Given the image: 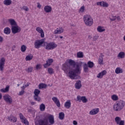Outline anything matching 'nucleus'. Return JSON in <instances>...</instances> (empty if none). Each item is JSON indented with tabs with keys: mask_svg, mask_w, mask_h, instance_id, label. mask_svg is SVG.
I'll return each mask as SVG.
<instances>
[{
	"mask_svg": "<svg viewBox=\"0 0 125 125\" xmlns=\"http://www.w3.org/2000/svg\"><path fill=\"white\" fill-rule=\"evenodd\" d=\"M57 47V44L54 42H50L49 43H46L45 46V49L48 50H52L54 48Z\"/></svg>",
	"mask_w": 125,
	"mask_h": 125,
	"instance_id": "obj_5",
	"label": "nucleus"
},
{
	"mask_svg": "<svg viewBox=\"0 0 125 125\" xmlns=\"http://www.w3.org/2000/svg\"><path fill=\"white\" fill-rule=\"evenodd\" d=\"M116 19H117V20H120V17H115V18L113 19H110V20L111 21H115V20H116Z\"/></svg>",
	"mask_w": 125,
	"mask_h": 125,
	"instance_id": "obj_48",
	"label": "nucleus"
},
{
	"mask_svg": "<svg viewBox=\"0 0 125 125\" xmlns=\"http://www.w3.org/2000/svg\"><path fill=\"white\" fill-rule=\"evenodd\" d=\"M125 102L123 100H119L114 104L113 109L114 111H118L123 110L125 107Z\"/></svg>",
	"mask_w": 125,
	"mask_h": 125,
	"instance_id": "obj_3",
	"label": "nucleus"
},
{
	"mask_svg": "<svg viewBox=\"0 0 125 125\" xmlns=\"http://www.w3.org/2000/svg\"><path fill=\"white\" fill-rule=\"evenodd\" d=\"M60 39H63V37L62 36H60Z\"/></svg>",
	"mask_w": 125,
	"mask_h": 125,
	"instance_id": "obj_60",
	"label": "nucleus"
},
{
	"mask_svg": "<svg viewBox=\"0 0 125 125\" xmlns=\"http://www.w3.org/2000/svg\"><path fill=\"white\" fill-rule=\"evenodd\" d=\"M84 6H82L81 8H80V10H79V12H83V11H84Z\"/></svg>",
	"mask_w": 125,
	"mask_h": 125,
	"instance_id": "obj_47",
	"label": "nucleus"
},
{
	"mask_svg": "<svg viewBox=\"0 0 125 125\" xmlns=\"http://www.w3.org/2000/svg\"><path fill=\"white\" fill-rule=\"evenodd\" d=\"M41 93V91L38 89L34 90V96H39V94Z\"/></svg>",
	"mask_w": 125,
	"mask_h": 125,
	"instance_id": "obj_42",
	"label": "nucleus"
},
{
	"mask_svg": "<svg viewBox=\"0 0 125 125\" xmlns=\"http://www.w3.org/2000/svg\"><path fill=\"white\" fill-rule=\"evenodd\" d=\"M52 100H53V102L57 105V107H60V102L58 100V98H57L56 97H54L52 98Z\"/></svg>",
	"mask_w": 125,
	"mask_h": 125,
	"instance_id": "obj_17",
	"label": "nucleus"
},
{
	"mask_svg": "<svg viewBox=\"0 0 125 125\" xmlns=\"http://www.w3.org/2000/svg\"><path fill=\"white\" fill-rule=\"evenodd\" d=\"M9 90V86H7L5 87V88H2L0 90V91L1 92H2L3 93H5V92H7Z\"/></svg>",
	"mask_w": 125,
	"mask_h": 125,
	"instance_id": "obj_30",
	"label": "nucleus"
},
{
	"mask_svg": "<svg viewBox=\"0 0 125 125\" xmlns=\"http://www.w3.org/2000/svg\"><path fill=\"white\" fill-rule=\"evenodd\" d=\"M11 30L13 34H17V33H20L21 28L17 24V25L12 27Z\"/></svg>",
	"mask_w": 125,
	"mask_h": 125,
	"instance_id": "obj_9",
	"label": "nucleus"
},
{
	"mask_svg": "<svg viewBox=\"0 0 125 125\" xmlns=\"http://www.w3.org/2000/svg\"><path fill=\"white\" fill-rule=\"evenodd\" d=\"M27 49V47L25 45H22L21 47V52H25Z\"/></svg>",
	"mask_w": 125,
	"mask_h": 125,
	"instance_id": "obj_39",
	"label": "nucleus"
},
{
	"mask_svg": "<svg viewBox=\"0 0 125 125\" xmlns=\"http://www.w3.org/2000/svg\"><path fill=\"white\" fill-rule=\"evenodd\" d=\"M41 68V64H37L36 66L37 70H39Z\"/></svg>",
	"mask_w": 125,
	"mask_h": 125,
	"instance_id": "obj_52",
	"label": "nucleus"
},
{
	"mask_svg": "<svg viewBox=\"0 0 125 125\" xmlns=\"http://www.w3.org/2000/svg\"><path fill=\"white\" fill-rule=\"evenodd\" d=\"M77 99V101H79V102H81V101H82L83 103H86V102H87V99L84 96L81 97V96H78Z\"/></svg>",
	"mask_w": 125,
	"mask_h": 125,
	"instance_id": "obj_13",
	"label": "nucleus"
},
{
	"mask_svg": "<svg viewBox=\"0 0 125 125\" xmlns=\"http://www.w3.org/2000/svg\"><path fill=\"white\" fill-rule=\"evenodd\" d=\"M4 64H5V59L2 58L0 60V71H3Z\"/></svg>",
	"mask_w": 125,
	"mask_h": 125,
	"instance_id": "obj_12",
	"label": "nucleus"
},
{
	"mask_svg": "<svg viewBox=\"0 0 125 125\" xmlns=\"http://www.w3.org/2000/svg\"><path fill=\"white\" fill-rule=\"evenodd\" d=\"M1 98H2V95L0 93V100L1 99Z\"/></svg>",
	"mask_w": 125,
	"mask_h": 125,
	"instance_id": "obj_57",
	"label": "nucleus"
},
{
	"mask_svg": "<svg viewBox=\"0 0 125 125\" xmlns=\"http://www.w3.org/2000/svg\"><path fill=\"white\" fill-rule=\"evenodd\" d=\"M69 68H71L70 66H69V64L67 63H64L62 64V70L65 72V73H68V76H69Z\"/></svg>",
	"mask_w": 125,
	"mask_h": 125,
	"instance_id": "obj_11",
	"label": "nucleus"
},
{
	"mask_svg": "<svg viewBox=\"0 0 125 125\" xmlns=\"http://www.w3.org/2000/svg\"><path fill=\"white\" fill-rule=\"evenodd\" d=\"M98 38H99L98 36H95L93 37V41H96V40H98Z\"/></svg>",
	"mask_w": 125,
	"mask_h": 125,
	"instance_id": "obj_51",
	"label": "nucleus"
},
{
	"mask_svg": "<svg viewBox=\"0 0 125 125\" xmlns=\"http://www.w3.org/2000/svg\"><path fill=\"white\" fill-rule=\"evenodd\" d=\"M116 74H121L123 73V69L121 68V67H117L115 69Z\"/></svg>",
	"mask_w": 125,
	"mask_h": 125,
	"instance_id": "obj_32",
	"label": "nucleus"
},
{
	"mask_svg": "<svg viewBox=\"0 0 125 125\" xmlns=\"http://www.w3.org/2000/svg\"><path fill=\"white\" fill-rule=\"evenodd\" d=\"M111 99L113 100V101H117L119 100V97L118 96H117V95H113L111 96Z\"/></svg>",
	"mask_w": 125,
	"mask_h": 125,
	"instance_id": "obj_38",
	"label": "nucleus"
},
{
	"mask_svg": "<svg viewBox=\"0 0 125 125\" xmlns=\"http://www.w3.org/2000/svg\"><path fill=\"white\" fill-rule=\"evenodd\" d=\"M28 86H29V84L27 83L26 84H25V85H23L21 87L22 89H25L26 88V87H28Z\"/></svg>",
	"mask_w": 125,
	"mask_h": 125,
	"instance_id": "obj_49",
	"label": "nucleus"
},
{
	"mask_svg": "<svg viewBox=\"0 0 125 125\" xmlns=\"http://www.w3.org/2000/svg\"><path fill=\"white\" fill-rule=\"evenodd\" d=\"M29 111L30 112V111H31V109H29Z\"/></svg>",
	"mask_w": 125,
	"mask_h": 125,
	"instance_id": "obj_62",
	"label": "nucleus"
},
{
	"mask_svg": "<svg viewBox=\"0 0 125 125\" xmlns=\"http://www.w3.org/2000/svg\"><path fill=\"white\" fill-rule=\"evenodd\" d=\"M91 36H90V35H89L88 36V39H89L90 40L91 39Z\"/></svg>",
	"mask_w": 125,
	"mask_h": 125,
	"instance_id": "obj_58",
	"label": "nucleus"
},
{
	"mask_svg": "<svg viewBox=\"0 0 125 125\" xmlns=\"http://www.w3.org/2000/svg\"><path fill=\"white\" fill-rule=\"evenodd\" d=\"M75 87L76 89H80L82 87V82L81 80H78L76 82Z\"/></svg>",
	"mask_w": 125,
	"mask_h": 125,
	"instance_id": "obj_21",
	"label": "nucleus"
},
{
	"mask_svg": "<svg viewBox=\"0 0 125 125\" xmlns=\"http://www.w3.org/2000/svg\"><path fill=\"white\" fill-rule=\"evenodd\" d=\"M88 66L86 63H84L83 65V70L85 73H87L88 72Z\"/></svg>",
	"mask_w": 125,
	"mask_h": 125,
	"instance_id": "obj_37",
	"label": "nucleus"
},
{
	"mask_svg": "<svg viewBox=\"0 0 125 125\" xmlns=\"http://www.w3.org/2000/svg\"><path fill=\"white\" fill-rule=\"evenodd\" d=\"M123 40H124V41H125V35L124 36V37H123Z\"/></svg>",
	"mask_w": 125,
	"mask_h": 125,
	"instance_id": "obj_59",
	"label": "nucleus"
},
{
	"mask_svg": "<svg viewBox=\"0 0 125 125\" xmlns=\"http://www.w3.org/2000/svg\"><path fill=\"white\" fill-rule=\"evenodd\" d=\"M97 30L99 33H102V32L105 31V28H104V27L101 26H99L97 27Z\"/></svg>",
	"mask_w": 125,
	"mask_h": 125,
	"instance_id": "obj_26",
	"label": "nucleus"
},
{
	"mask_svg": "<svg viewBox=\"0 0 125 125\" xmlns=\"http://www.w3.org/2000/svg\"><path fill=\"white\" fill-rule=\"evenodd\" d=\"M37 4V7H38V8H41L42 7V5L41 4H40V3H38Z\"/></svg>",
	"mask_w": 125,
	"mask_h": 125,
	"instance_id": "obj_54",
	"label": "nucleus"
},
{
	"mask_svg": "<svg viewBox=\"0 0 125 125\" xmlns=\"http://www.w3.org/2000/svg\"><path fill=\"white\" fill-rule=\"evenodd\" d=\"M19 116L21 120V123H22V124H24V125H29V122H28V120H27V119L25 118V117H24L23 114H22L21 113H20Z\"/></svg>",
	"mask_w": 125,
	"mask_h": 125,
	"instance_id": "obj_10",
	"label": "nucleus"
},
{
	"mask_svg": "<svg viewBox=\"0 0 125 125\" xmlns=\"http://www.w3.org/2000/svg\"><path fill=\"white\" fill-rule=\"evenodd\" d=\"M3 98L5 101V102L7 103L8 104H11L12 102H13V100H12V97L10 96L9 95H5L3 96Z\"/></svg>",
	"mask_w": 125,
	"mask_h": 125,
	"instance_id": "obj_7",
	"label": "nucleus"
},
{
	"mask_svg": "<svg viewBox=\"0 0 125 125\" xmlns=\"http://www.w3.org/2000/svg\"><path fill=\"white\" fill-rule=\"evenodd\" d=\"M97 5H101V6H103V7H108V6H109V4L105 1L98 2Z\"/></svg>",
	"mask_w": 125,
	"mask_h": 125,
	"instance_id": "obj_20",
	"label": "nucleus"
},
{
	"mask_svg": "<svg viewBox=\"0 0 125 125\" xmlns=\"http://www.w3.org/2000/svg\"><path fill=\"white\" fill-rule=\"evenodd\" d=\"M83 52H79L77 53V58H83Z\"/></svg>",
	"mask_w": 125,
	"mask_h": 125,
	"instance_id": "obj_36",
	"label": "nucleus"
},
{
	"mask_svg": "<svg viewBox=\"0 0 125 125\" xmlns=\"http://www.w3.org/2000/svg\"><path fill=\"white\" fill-rule=\"evenodd\" d=\"M7 119L12 123H16V122H17V118L12 115H11L10 116H8Z\"/></svg>",
	"mask_w": 125,
	"mask_h": 125,
	"instance_id": "obj_14",
	"label": "nucleus"
},
{
	"mask_svg": "<svg viewBox=\"0 0 125 125\" xmlns=\"http://www.w3.org/2000/svg\"><path fill=\"white\" fill-rule=\"evenodd\" d=\"M30 104L31 105H35V104H36V103L34 102H30Z\"/></svg>",
	"mask_w": 125,
	"mask_h": 125,
	"instance_id": "obj_56",
	"label": "nucleus"
},
{
	"mask_svg": "<svg viewBox=\"0 0 125 125\" xmlns=\"http://www.w3.org/2000/svg\"><path fill=\"white\" fill-rule=\"evenodd\" d=\"M69 64L73 66V67H69L68 77L71 80H79L81 79V72L82 71V63L76 62L75 61L69 60Z\"/></svg>",
	"mask_w": 125,
	"mask_h": 125,
	"instance_id": "obj_1",
	"label": "nucleus"
},
{
	"mask_svg": "<svg viewBox=\"0 0 125 125\" xmlns=\"http://www.w3.org/2000/svg\"><path fill=\"white\" fill-rule=\"evenodd\" d=\"M36 31L37 32H38V33L41 34V37L42 38H44V32H43V30H42V28L40 27H37L36 28Z\"/></svg>",
	"mask_w": 125,
	"mask_h": 125,
	"instance_id": "obj_15",
	"label": "nucleus"
},
{
	"mask_svg": "<svg viewBox=\"0 0 125 125\" xmlns=\"http://www.w3.org/2000/svg\"><path fill=\"white\" fill-rule=\"evenodd\" d=\"M99 112V108H96L91 110L89 112V114L92 115H96V114H98Z\"/></svg>",
	"mask_w": 125,
	"mask_h": 125,
	"instance_id": "obj_19",
	"label": "nucleus"
},
{
	"mask_svg": "<svg viewBox=\"0 0 125 125\" xmlns=\"http://www.w3.org/2000/svg\"><path fill=\"white\" fill-rule=\"evenodd\" d=\"M12 2L11 0H4L3 1V4L5 5H10Z\"/></svg>",
	"mask_w": 125,
	"mask_h": 125,
	"instance_id": "obj_28",
	"label": "nucleus"
},
{
	"mask_svg": "<svg viewBox=\"0 0 125 125\" xmlns=\"http://www.w3.org/2000/svg\"><path fill=\"white\" fill-rule=\"evenodd\" d=\"M64 117H65L64 112H60L59 113V118L60 120H63L64 119Z\"/></svg>",
	"mask_w": 125,
	"mask_h": 125,
	"instance_id": "obj_40",
	"label": "nucleus"
},
{
	"mask_svg": "<svg viewBox=\"0 0 125 125\" xmlns=\"http://www.w3.org/2000/svg\"><path fill=\"white\" fill-rule=\"evenodd\" d=\"M33 98L35 101H37L38 102H40V101H41V97L39 96H34Z\"/></svg>",
	"mask_w": 125,
	"mask_h": 125,
	"instance_id": "obj_41",
	"label": "nucleus"
},
{
	"mask_svg": "<svg viewBox=\"0 0 125 125\" xmlns=\"http://www.w3.org/2000/svg\"><path fill=\"white\" fill-rule=\"evenodd\" d=\"M11 30L9 27H6L4 29V33L6 34V35H9L10 34Z\"/></svg>",
	"mask_w": 125,
	"mask_h": 125,
	"instance_id": "obj_31",
	"label": "nucleus"
},
{
	"mask_svg": "<svg viewBox=\"0 0 125 125\" xmlns=\"http://www.w3.org/2000/svg\"><path fill=\"white\" fill-rule=\"evenodd\" d=\"M83 21L86 26H92L93 24V19L91 16L89 15H85L83 17Z\"/></svg>",
	"mask_w": 125,
	"mask_h": 125,
	"instance_id": "obj_4",
	"label": "nucleus"
},
{
	"mask_svg": "<svg viewBox=\"0 0 125 125\" xmlns=\"http://www.w3.org/2000/svg\"><path fill=\"white\" fill-rule=\"evenodd\" d=\"M63 32H64V29L61 27V28H57V29H56L54 32V34H62V33H63Z\"/></svg>",
	"mask_w": 125,
	"mask_h": 125,
	"instance_id": "obj_22",
	"label": "nucleus"
},
{
	"mask_svg": "<svg viewBox=\"0 0 125 125\" xmlns=\"http://www.w3.org/2000/svg\"><path fill=\"white\" fill-rule=\"evenodd\" d=\"M18 86H20V84H18Z\"/></svg>",
	"mask_w": 125,
	"mask_h": 125,
	"instance_id": "obj_61",
	"label": "nucleus"
},
{
	"mask_svg": "<svg viewBox=\"0 0 125 125\" xmlns=\"http://www.w3.org/2000/svg\"><path fill=\"white\" fill-rule=\"evenodd\" d=\"M115 122L117 125H125V120H122L120 117L116 116L114 119Z\"/></svg>",
	"mask_w": 125,
	"mask_h": 125,
	"instance_id": "obj_8",
	"label": "nucleus"
},
{
	"mask_svg": "<svg viewBox=\"0 0 125 125\" xmlns=\"http://www.w3.org/2000/svg\"><path fill=\"white\" fill-rule=\"evenodd\" d=\"M39 125H51L54 124V116L46 114L39 121Z\"/></svg>",
	"mask_w": 125,
	"mask_h": 125,
	"instance_id": "obj_2",
	"label": "nucleus"
},
{
	"mask_svg": "<svg viewBox=\"0 0 125 125\" xmlns=\"http://www.w3.org/2000/svg\"><path fill=\"white\" fill-rule=\"evenodd\" d=\"M46 87V84L44 83H41L39 84V88L42 89V88H45Z\"/></svg>",
	"mask_w": 125,
	"mask_h": 125,
	"instance_id": "obj_43",
	"label": "nucleus"
},
{
	"mask_svg": "<svg viewBox=\"0 0 125 125\" xmlns=\"http://www.w3.org/2000/svg\"><path fill=\"white\" fill-rule=\"evenodd\" d=\"M87 66L89 68H93V67H94V63H93V62H91V61H89L87 62Z\"/></svg>",
	"mask_w": 125,
	"mask_h": 125,
	"instance_id": "obj_33",
	"label": "nucleus"
},
{
	"mask_svg": "<svg viewBox=\"0 0 125 125\" xmlns=\"http://www.w3.org/2000/svg\"><path fill=\"white\" fill-rule=\"evenodd\" d=\"M125 52H120L118 54V55L117 56V57H118V58L122 59V58H125Z\"/></svg>",
	"mask_w": 125,
	"mask_h": 125,
	"instance_id": "obj_27",
	"label": "nucleus"
},
{
	"mask_svg": "<svg viewBox=\"0 0 125 125\" xmlns=\"http://www.w3.org/2000/svg\"><path fill=\"white\" fill-rule=\"evenodd\" d=\"M73 125H78V122H77V121H73Z\"/></svg>",
	"mask_w": 125,
	"mask_h": 125,
	"instance_id": "obj_55",
	"label": "nucleus"
},
{
	"mask_svg": "<svg viewBox=\"0 0 125 125\" xmlns=\"http://www.w3.org/2000/svg\"><path fill=\"white\" fill-rule=\"evenodd\" d=\"M48 73L50 74V75H52V74H53V73H54V71L53 70V69L51 68H49L48 69Z\"/></svg>",
	"mask_w": 125,
	"mask_h": 125,
	"instance_id": "obj_44",
	"label": "nucleus"
},
{
	"mask_svg": "<svg viewBox=\"0 0 125 125\" xmlns=\"http://www.w3.org/2000/svg\"><path fill=\"white\" fill-rule=\"evenodd\" d=\"M22 9L24 10V11H29V8L26 6H22Z\"/></svg>",
	"mask_w": 125,
	"mask_h": 125,
	"instance_id": "obj_46",
	"label": "nucleus"
},
{
	"mask_svg": "<svg viewBox=\"0 0 125 125\" xmlns=\"http://www.w3.org/2000/svg\"><path fill=\"white\" fill-rule=\"evenodd\" d=\"M44 10L45 12H46L47 13H48L49 12H51L52 8L50 6H45L44 7Z\"/></svg>",
	"mask_w": 125,
	"mask_h": 125,
	"instance_id": "obj_23",
	"label": "nucleus"
},
{
	"mask_svg": "<svg viewBox=\"0 0 125 125\" xmlns=\"http://www.w3.org/2000/svg\"><path fill=\"white\" fill-rule=\"evenodd\" d=\"M33 57L34 56H33L32 55H28L26 57L25 60L26 61H30L33 59Z\"/></svg>",
	"mask_w": 125,
	"mask_h": 125,
	"instance_id": "obj_34",
	"label": "nucleus"
},
{
	"mask_svg": "<svg viewBox=\"0 0 125 125\" xmlns=\"http://www.w3.org/2000/svg\"><path fill=\"white\" fill-rule=\"evenodd\" d=\"M3 42V38L1 36H0V42Z\"/></svg>",
	"mask_w": 125,
	"mask_h": 125,
	"instance_id": "obj_53",
	"label": "nucleus"
},
{
	"mask_svg": "<svg viewBox=\"0 0 125 125\" xmlns=\"http://www.w3.org/2000/svg\"><path fill=\"white\" fill-rule=\"evenodd\" d=\"M53 63V59H49L46 61V63L43 64L44 68H47V67L50 66L51 63Z\"/></svg>",
	"mask_w": 125,
	"mask_h": 125,
	"instance_id": "obj_16",
	"label": "nucleus"
},
{
	"mask_svg": "<svg viewBox=\"0 0 125 125\" xmlns=\"http://www.w3.org/2000/svg\"><path fill=\"white\" fill-rule=\"evenodd\" d=\"M104 57V55L101 54L99 59V63L100 65H102L103 64V58Z\"/></svg>",
	"mask_w": 125,
	"mask_h": 125,
	"instance_id": "obj_29",
	"label": "nucleus"
},
{
	"mask_svg": "<svg viewBox=\"0 0 125 125\" xmlns=\"http://www.w3.org/2000/svg\"><path fill=\"white\" fill-rule=\"evenodd\" d=\"M33 69H34V68L33 67H28V69H27L28 73H31L32 72H33Z\"/></svg>",
	"mask_w": 125,
	"mask_h": 125,
	"instance_id": "obj_45",
	"label": "nucleus"
},
{
	"mask_svg": "<svg viewBox=\"0 0 125 125\" xmlns=\"http://www.w3.org/2000/svg\"><path fill=\"white\" fill-rule=\"evenodd\" d=\"M24 89H22L21 91L19 92V95H23L24 94Z\"/></svg>",
	"mask_w": 125,
	"mask_h": 125,
	"instance_id": "obj_50",
	"label": "nucleus"
},
{
	"mask_svg": "<svg viewBox=\"0 0 125 125\" xmlns=\"http://www.w3.org/2000/svg\"><path fill=\"white\" fill-rule=\"evenodd\" d=\"M71 101L67 100L64 104V107L66 109H70L71 108Z\"/></svg>",
	"mask_w": 125,
	"mask_h": 125,
	"instance_id": "obj_24",
	"label": "nucleus"
},
{
	"mask_svg": "<svg viewBox=\"0 0 125 125\" xmlns=\"http://www.w3.org/2000/svg\"><path fill=\"white\" fill-rule=\"evenodd\" d=\"M45 41V39H44L36 40L34 42L35 48L37 49L40 48V47L44 43Z\"/></svg>",
	"mask_w": 125,
	"mask_h": 125,
	"instance_id": "obj_6",
	"label": "nucleus"
},
{
	"mask_svg": "<svg viewBox=\"0 0 125 125\" xmlns=\"http://www.w3.org/2000/svg\"><path fill=\"white\" fill-rule=\"evenodd\" d=\"M40 109L42 112H43L45 110V105L43 104H42L40 106Z\"/></svg>",
	"mask_w": 125,
	"mask_h": 125,
	"instance_id": "obj_35",
	"label": "nucleus"
},
{
	"mask_svg": "<svg viewBox=\"0 0 125 125\" xmlns=\"http://www.w3.org/2000/svg\"><path fill=\"white\" fill-rule=\"evenodd\" d=\"M10 25H11V27H13L14 26H16L17 25V23H16V21L12 19H10L8 20Z\"/></svg>",
	"mask_w": 125,
	"mask_h": 125,
	"instance_id": "obj_25",
	"label": "nucleus"
},
{
	"mask_svg": "<svg viewBox=\"0 0 125 125\" xmlns=\"http://www.w3.org/2000/svg\"><path fill=\"white\" fill-rule=\"evenodd\" d=\"M106 74H107V71H106V70H103L101 72L98 74L97 77L98 79H102V78H103V76H105Z\"/></svg>",
	"mask_w": 125,
	"mask_h": 125,
	"instance_id": "obj_18",
	"label": "nucleus"
}]
</instances>
